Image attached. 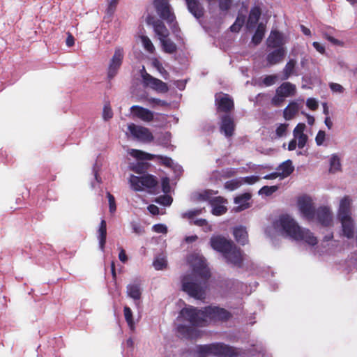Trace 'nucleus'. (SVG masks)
I'll return each instance as SVG.
<instances>
[{"instance_id":"f257e3e1","label":"nucleus","mask_w":357,"mask_h":357,"mask_svg":"<svg viewBox=\"0 0 357 357\" xmlns=\"http://www.w3.org/2000/svg\"><path fill=\"white\" fill-rule=\"evenodd\" d=\"M192 268V273L183 276L181 279L182 290L190 296L203 301L206 298V289L211 272L203 256L193 254L188 259Z\"/></svg>"},{"instance_id":"f03ea898","label":"nucleus","mask_w":357,"mask_h":357,"mask_svg":"<svg viewBox=\"0 0 357 357\" xmlns=\"http://www.w3.org/2000/svg\"><path fill=\"white\" fill-rule=\"evenodd\" d=\"M280 227L287 236L296 241H303L310 245H315L318 241L316 236L308 229L301 227L289 215H282L277 222Z\"/></svg>"},{"instance_id":"7ed1b4c3","label":"nucleus","mask_w":357,"mask_h":357,"mask_svg":"<svg viewBox=\"0 0 357 357\" xmlns=\"http://www.w3.org/2000/svg\"><path fill=\"white\" fill-rule=\"evenodd\" d=\"M196 352L199 357H207L208 356L236 357L238 356L235 348L220 342L197 345Z\"/></svg>"},{"instance_id":"20e7f679","label":"nucleus","mask_w":357,"mask_h":357,"mask_svg":"<svg viewBox=\"0 0 357 357\" xmlns=\"http://www.w3.org/2000/svg\"><path fill=\"white\" fill-rule=\"evenodd\" d=\"M130 183L132 188L136 192L142 191L144 189L148 190L149 192H153L158 186V181L155 176L144 174L140 176L131 175Z\"/></svg>"},{"instance_id":"39448f33","label":"nucleus","mask_w":357,"mask_h":357,"mask_svg":"<svg viewBox=\"0 0 357 357\" xmlns=\"http://www.w3.org/2000/svg\"><path fill=\"white\" fill-rule=\"evenodd\" d=\"M152 5L162 20L166 22L176 21V15L169 0H152Z\"/></svg>"},{"instance_id":"423d86ee","label":"nucleus","mask_w":357,"mask_h":357,"mask_svg":"<svg viewBox=\"0 0 357 357\" xmlns=\"http://www.w3.org/2000/svg\"><path fill=\"white\" fill-rule=\"evenodd\" d=\"M181 315L189 321L192 326H203L206 322V317L203 310L195 307H185L181 310Z\"/></svg>"},{"instance_id":"0eeeda50","label":"nucleus","mask_w":357,"mask_h":357,"mask_svg":"<svg viewBox=\"0 0 357 357\" xmlns=\"http://www.w3.org/2000/svg\"><path fill=\"white\" fill-rule=\"evenodd\" d=\"M142 77L144 86L150 87L156 92L166 93L169 91V87L167 83L149 74L145 70L144 68H143L142 71Z\"/></svg>"},{"instance_id":"6e6552de","label":"nucleus","mask_w":357,"mask_h":357,"mask_svg":"<svg viewBox=\"0 0 357 357\" xmlns=\"http://www.w3.org/2000/svg\"><path fill=\"white\" fill-rule=\"evenodd\" d=\"M203 312L206 319H208L214 321H227L231 317V314L228 310L218 306L205 307Z\"/></svg>"},{"instance_id":"1a4fd4ad","label":"nucleus","mask_w":357,"mask_h":357,"mask_svg":"<svg viewBox=\"0 0 357 357\" xmlns=\"http://www.w3.org/2000/svg\"><path fill=\"white\" fill-rule=\"evenodd\" d=\"M128 129L132 136L139 141L151 142L154 139L153 134L147 128L131 123L128 125Z\"/></svg>"},{"instance_id":"9d476101","label":"nucleus","mask_w":357,"mask_h":357,"mask_svg":"<svg viewBox=\"0 0 357 357\" xmlns=\"http://www.w3.org/2000/svg\"><path fill=\"white\" fill-rule=\"evenodd\" d=\"M130 155L137 160H154L155 158L160 160V162L166 166L170 167L172 164V160L167 156H162L159 155H153L149 153H146L141 150L131 149L129 152Z\"/></svg>"},{"instance_id":"9b49d317","label":"nucleus","mask_w":357,"mask_h":357,"mask_svg":"<svg viewBox=\"0 0 357 357\" xmlns=\"http://www.w3.org/2000/svg\"><path fill=\"white\" fill-rule=\"evenodd\" d=\"M298 206L299 211L304 218L308 220H312L315 216V208L313 206L312 199L307 196H303L298 199Z\"/></svg>"},{"instance_id":"f8f14e48","label":"nucleus","mask_w":357,"mask_h":357,"mask_svg":"<svg viewBox=\"0 0 357 357\" xmlns=\"http://www.w3.org/2000/svg\"><path fill=\"white\" fill-rule=\"evenodd\" d=\"M210 244L213 250L224 255L231 250L234 242L222 236H214L211 238Z\"/></svg>"},{"instance_id":"ddd939ff","label":"nucleus","mask_w":357,"mask_h":357,"mask_svg":"<svg viewBox=\"0 0 357 357\" xmlns=\"http://www.w3.org/2000/svg\"><path fill=\"white\" fill-rule=\"evenodd\" d=\"M123 59V50L121 47L116 48L114 54L110 61L108 68L107 76L109 79L116 76Z\"/></svg>"},{"instance_id":"4468645a","label":"nucleus","mask_w":357,"mask_h":357,"mask_svg":"<svg viewBox=\"0 0 357 357\" xmlns=\"http://www.w3.org/2000/svg\"><path fill=\"white\" fill-rule=\"evenodd\" d=\"M287 40L284 34L279 31L272 30L266 39V44L268 49L285 48Z\"/></svg>"},{"instance_id":"2eb2a0df","label":"nucleus","mask_w":357,"mask_h":357,"mask_svg":"<svg viewBox=\"0 0 357 357\" xmlns=\"http://www.w3.org/2000/svg\"><path fill=\"white\" fill-rule=\"evenodd\" d=\"M223 256L228 263H230L237 267L242 266L243 261L242 252L241 249L238 248L234 243L232 246V248H231V250L229 251L227 254H225Z\"/></svg>"},{"instance_id":"dca6fc26","label":"nucleus","mask_w":357,"mask_h":357,"mask_svg":"<svg viewBox=\"0 0 357 357\" xmlns=\"http://www.w3.org/2000/svg\"><path fill=\"white\" fill-rule=\"evenodd\" d=\"M319 222L325 227L331 226L333 222L332 213L327 206H321L315 211Z\"/></svg>"},{"instance_id":"f3484780","label":"nucleus","mask_w":357,"mask_h":357,"mask_svg":"<svg viewBox=\"0 0 357 357\" xmlns=\"http://www.w3.org/2000/svg\"><path fill=\"white\" fill-rule=\"evenodd\" d=\"M132 114L143 121L151 122L154 119L153 112L139 105H133L130 108Z\"/></svg>"},{"instance_id":"a211bd4d","label":"nucleus","mask_w":357,"mask_h":357,"mask_svg":"<svg viewBox=\"0 0 357 357\" xmlns=\"http://www.w3.org/2000/svg\"><path fill=\"white\" fill-rule=\"evenodd\" d=\"M235 130V123L233 118L225 114L221 118L220 131L225 134L227 137H230L234 135Z\"/></svg>"},{"instance_id":"6ab92c4d","label":"nucleus","mask_w":357,"mask_h":357,"mask_svg":"<svg viewBox=\"0 0 357 357\" xmlns=\"http://www.w3.org/2000/svg\"><path fill=\"white\" fill-rule=\"evenodd\" d=\"M287 54L286 48H277L267 54L266 59L269 66H274L283 61Z\"/></svg>"},{"instance_id":"aec40b11","label":"nucleus","mask_w":357,"mask_h":357,"mask_svg":"<svg viewBox=\"0 0 357 357\" xmlns=\"http://www.w3.org/2000/svg\"><path fill=\"white\" fill-rule=\"evenodd\" d=\"M177 333L181 338L194 340L199 336L198 331L192 326L179 324L176 328Z\"/></svg>"},{"instance_id":"412c9836","label":"nucleus","mask_w":357,"mask_h":357,"mask_svg":"<svg viewBox=\"0 0 357 357\" xmlns=\"http://www.w3.org/2000/svg\"><path fill=\"white\" fill-rule=\"evenodd\" d=\"M352 199L347 195L344 196L340 202L337 211V218L351 217Z\"/></svg>"},{"instance_id":"4be33fe9","label":"nucleus","mask_w":357,"mask_h":357,"mask_svg":"<svg viewBox=\"0 0 357 357\" xmlns=\"http://www.w3.org/2000/svg\"><path fill=\"white\" fill-rule=\"evenodd\" d=\"M215 101L219 112L228 113L234 108V100L228 94H225L219 99L216 98Z\"/></svg>"},{"instance_id":"5701e85b","label":"nucleus","mask_w":357,"mask_h":357,"mask_svg":"<svg viewBox=\"0 0 357 357\" xmlns=\"http://www.w3.org/2000/svg\"><path fill=\"white\" fill-rule=\"evenodd\" d=\"M189 12L197 19L201 18L204 13V9L199 0H185Z\"/></svg>"},{"instance_id":"b1692460","label":"nucleus","mask_w":357,"mask_h":357,"mask_svg":"<svg viewBox=\"0 0 357 357\" xmlns=\"http://www.w3.org/2000/svg\"><path fill=\"white\" fill-rule=\"evenodd\" d=\"M342 225L343 235L347 238H352L354 235V223L351 217L338 218Z\"/></svg>"},{"instance_id":"393cba45","label":"nucleus","mask_w":357,"mask_h":357,"mask_svg":"<svg viewBox=\"0 0 357 357\" xmlns=\"http://www.w3.org/2000/svg\"><path fill=\"white\" fill-rule=\"evenodd\" d=\"M251 199V194L245 192L241 194L234 198V203L238 206L234 207V210L236 212L244 211L250 207V204L248 201Z\"/></svg>"},{"instance_id":"a878e982","label":"nucleus","mask_w":357,"mask_h":357,"mask_svg":"<svg viewBox=\"0 0 357 357\" xmlns=\"http://www.w3.org/2000/svg\"><path fill=\"white\" fill-rule=\"evenodd\" d=\"M226 200L222 197H215L210 200V204L213 206L212 213L215 215H220L226 213L227 208L222 204Z\"/></svg>"},{"instance_id":"bb28decb","label":"nucleus","mask_w":357,"mask_h":357,"mask_svg":"<svg viewBox=\"0 0 357 357\" xmlns=\"http://www.w3.org/2000/svg\"><path fill=\"white\" fill-rule=\"evenodd\" d=\"M233 234L239 244L245 245L248 243V234L245 227L238 226L234 228Z\"/></svg>"},{"instance_id":"cd10ccee","label":"nucleus","mask_w":357,"mask_h":357,"mask_svg":"<svg viewBox=\"0 0 357 357\" xmlns=\"http://www.w3.org/2000/svg\"><path fill=\"white\" fill-rule=\"evenodd\" d=\"M296 86L291 82H284L282 83L277 89L276 92H278L279 94L282 95L283 97H289L292 96L296 93Z\"/></svg>"},{"instance_id":"c85d7f7f","label":"nucleus","mask_w":357,"mask_h":357,"mask_svg":"<svg viewBox=\"0 0 357 357\" xmlns=\"http://www.w3.org/2000/svg\"><path fill=\"white\" fill-rule=\"evenodd\" d=\"M296 66V61L293 59H289L282 70V80L289 79L291 75H297V73L295 72Z\"/></svg>"},{"instance_id":"c756f323","label":"nucleus","mask_w":357,"mask_h":357,"mask_svg":"<svg viewBox=\"0 0 357 357\" xmlns=\"http://www.w3.org/2000/svg\"><path fill=\"white\" fill-rule=\"evenodd\" d=\"M277 170L280 172V177L285 178L289 176L294 172V167L292 165L291 160H287L280 164L277 168Z\"/></svg>"},{"instance_id":"7c9ffc66","label":"nucleus","mask_w":357,"mask_h":357,"mask_svg":"<svg viewBox=\"0 0 357 357\" xmlns=\"http://www.w3.org/2000/svg\"><path fill=\"white\" fill-rule=\"evenodd\" d=\"M139 160L135 164H131L130 169L136 174L144 175L148 171L151 165L147 162H144V160Z\"/></svg>"},{"instance_id":"2f4dec72","label":"nucleus","mask_w":357,"mask_h":357,"mask_svg":"<svg viewBox=\"0 0 357 357\" xmlns=\"http://www.w3.org/2000/svg\"><path fill=\"white\" fill-rule=\"evenodd\" d=\"M260 20H269V18H264L261 17V10L258 6L252 7L250 11L249 17L247 22H258Z\"/></svg>"},{"instance_id":"473e14b6","label":"nucleus","mask_w":357,"mask_h":357,"mask_svg":"<svg viewBox=\"0 0 357 357\" xmlns=\"http://www.w3.org/2000/svg\"><path fill=\"white\" fill-rule=\"evenodd\" d=\"M99 245L102 250H104L107 238V223L105 220H102L98 229Z\"/></svg>"},{"instance_id":"72a5a7b5","label":"nucleus","mask_w":357,"mask_h":357,"mask_svg":"<svg viewBox=\"0 0 357 357\" xmlns=\"http://www.w3.org/2000/svg\"><path fill=\"white\" fill-rule=\"evenodd\" d=\"M266 24H258L255 33L252 38V43L255 45H259L262 41L266 31Z\"/></svg>"},{"instance_id":"f704fd0d","label":"nucleus","mask_w":357,"mask_h":357,"mask_svg":"<svg viewBox=\"0 0 357 357\" xmlns=\"http://www.w3.org/2000/svg\"><path fill=\"white\" fill-rule=\"evenodd\" d=\"M128 296L134 300H139L142 296L140 285L139 284H130L127 286Z\"/></svg>"},{"instance_id":"c9c22d12","label":"nucleus","mask_w":357,"mask_h":357,"mask_svg":"<svg viewBox=\"0 0 357 357\" xmlns=\"http://www.w3.org/2000/svg\"><path fill=\"white\" fill-rule=\"evenodd\" d=\"M298 105L296 102H292L284 109L283 115L286 120H291L298 112Z\"/></svg>"},{"instance_id":"e433bc0d","label":"nucleus","mask_w":357,"mask_h":357,"mask_svg":"<svg viewBox=\"0 0 357 357\" xmlns=\"http://www.w3.org/2000/svg\"><path fill=\"white\" fill-rule=\"evenodd\" d=\"M154 25V31L158 36L159 40H162V38H167L169 36V31L165 26V24H153Z\"/></svg>"},{"instance_id":"4c0bfd02","label":"nucleus","mask_w":357,"mask_h":357,"mask_svg":"<svg viewBox=\"0 0 357 357\" xmlns=\"http://www.w3.org/2000/svg\"><path fill=\"white\" fill-rule=\"evenodd\" d=\"M160 42L165 52L168 54H173L176 52L177 47L176 44L171 40H169L168 38H162V40H160Z\"/></svg>"},{"instance_id":"58836bf2","label":"nucleus","mask_w":357,"mask_h":357,"mask_svg":"<svg viewBox=\"0 0 357 357\" xmlns=\"http://www.w3.org/2000/svg\"><path fill=\"white\" fill-rule=\"evenodd\" d=\"M329 171L331 173H335L338 171H341L340 160L336 155H333L331 158Z\"/></svg>"},{"instance_id":"ea45409f","label":"nucleus","mask_w":357,"mask_h":357,"mask_svg":"<svg viewBox=\"0 0 357 357\" xmlns=\"http://www.w3.org/2000/svg\"><path fill=\"white\" fill-rule=\"evenodd\" d=\"M123 314L125 319L130 329H133L135 327V322L132 316V312L128 306L123 307Z\"/></svg>"},{"instance_id":"a19ab883","label":"nucleus","mask_w":357,"mask_h":357,"mask_svg":"<svg viewBox=\"0 0 357 357\" xmlns=\"http://www.w3.org/2000/svg\"><path fill=\"white\" fill-rule=\"evenodd\" d=\"M242 185V181L239 179H232L225 182L224 186L225 188L230 191H233L237 189Z\"/></svg>"},{"instance_id":"79ce46f5","label":"nucleus","mask_w":357,"mask_h":357,"mask_svg":"<svg viewBox=\"0 0 357 357\" xmlns=\"http://www.w3.org/2000/svg\"><path fill=\"white\" fill-rule=\"evenodd\" d=\"M142 42L143 43L144 47L147 52L150 53H153L154 52V45H153L151 40L147 36H142Z\"/></svg>"},{"instance_id":"37998d69","label":"nucleus","mask_w":357,"mask_h":357,"mask_svg":"<svg viewBox=\"0 0 357 357\" xmlns=\"http://www.w3.org/2000/svg\"><path fill=\"white\" fill-rule=\"evenodd\" d=\"M233 3V0H218L219 9L222 12L228 11Z\"/></svg>"},{"instance_id":"c03bdc74","label":"nucleus","mask_w":357,"mask_h":357,"mask_svg":"<svg viewBox=\"0 0 357 357\" xmlns=\"http://www.w3.org/2000/svg\"><path fill=\"white\" fill-rule=\"evenodd\" d=\"M156 202L161 205L167 206L171 205L172 202V198L167 195H161L156 199Z\"/></svg>"},{"instance_id":"a18cd8bd","label":"nucleus","mask_w":357,"mask_h":357,"mask_svg":"<svg viewBox=\"0 0 357 357\" xmlns=\"http://www.w3.org/2000/svg\"><path fill=\"white\" fill-rule=\"evenodd\" d=\"M202 213V209H194L188 212L183 213L181 215L183 218L192 220L195 216L200 215Z\"/></svg>"},{"instance_id":"49530a36","label":"nucleus","mask_w":357,"mask_h":357,"mask_svg":"<svg viewBox=\"0 0 357 357\" xmlns=\"http://www.w3.org/2000/svg\"><path fill=\"white\" fill-rule=\"evenodd\" d=\"M278 190V187L275 185L273 186H268L265 185L263 186L259 191V194L265 195L266 196L271 195L273 192H275Z\"/></svg>"},{"instance_id":"de8ad7c7","label":"nucleus","mask_w":357,"mask_h":357,"mask_svg":"<svg viewBox=\"0 0 357 357\" xmlns=\"http://www.w3.org/2000/svg\"><path fill=\"white\" fill-rule=\"evenodd\" d=\"M118 3H119V0H108L107 7L106 9V12H107V15H111L114 13L115 10L117 7Z\"/></svg>"},{"instance_id":"09e8293b","label":"nucleus","mask_w":357,"mask_h":357,"mask_svg":"<svg viewBox=\"0 0 357 357\" xmlns=\"http://www.w3.org/2000/svg\"><path fill=\"white\" fill-rule=\"evenodd\" d=\"M278 75H266L264 79H263V84L266 86H272L273 85L276 81L278 80Z\"/></svg>"},{"instance_id":"8fccbe9b","label":"nucleus","mask_w":357,"mask_h":357,"mask_svg":"<svg viewBox=\"0 0 357 357\" xmlns=\"http://www.w3.org/2000/svg\"><path fill=\"white\" fill-rule=\"evenodd\" d=\"M247 13L248 8L243 6L238 12V15L235 22H245Z\"/></svg>"},{"instance_id":"3c124183","label":"nucleus","mask_w":357,"mask_h":357,"mask_svg":"<svg viewBox=\"0 0 357 357\" xmlns=\"http://www.w3.org/2000/svg\"><path fill=\"white\" fill-rule=\"evenodd\" d=\"M107 197L108 198V202H109V212L111 213H114L116 210L115 198L110 192L107 193Z\"/></svg>"},{"instance_id":"603ef678","label":"nucleus","mask_w":357,"mask_h":357,"mask_svg":"<svg viewBox=\"0 0 357 357\" xmlns=\"http://www.w3.org/2000/svg\"><path fill=\"white\" fill-rule=\"evenodd\" d=\"M153 265L156 270H162L167 266V261L164 258H157Z\"/></svg>"},{"instance_id":"864d4df0","label":"nucleus","mask_w":357,"mask_h":357,"mask_svg":"<svg viewBox=\"0 0 357 357\" xmlns=\"http://www.w3.org/2000/svg\"><path fill=\"white\" fill-rule=\"evenodd\" d=\"M284 98L285 97H283L282 95L279 94L278 92H276L275 96L271 100V104L273 106L279 107L284 101Z\"/></svg>"},{"instance_id":"5fc2aeb1","label":"nucleus","mask_w":357,"mask_h":357,"mask_svg":"<svg viewBox=\"0 0 357 357\" xmlns=\"http://www.w3.org/2000/svg\"><path fill=\"white\" fill-rule=\"evenodd\" d=\"M288 124L287 123H282L280 124L275 130V134L278 137H282L286 135L287 130Z\"/></svg>"},{"instance_id":"6e6d98bb","label":"nucleus","mask_w":357,"mask_h":357,"mask_svg":"<svg viewBox=\"0 0 357 357\" xmlns=\"http://www.w3.org/2000/svg\"><path fill=\"white\" fill-rule=\"evenodd\" d=\"M147 101L150 104L158 105L162 107H167L169 105V103L167 101L155 98H147Z\"/></svg>"},{"instance_id":"4d7b16f0","label":"nucleus","mask_w":357,"mask_h":357,"mask_svg":"<svg viewBox=\"0 0 357 357\" xmlns=\"http://www.w3.org/2000/svg\"><path fill=\"white\" fill-rule=\"evenodd\" d=\"M298 139V146L300 149H303L307 141V136L305 134L298 135L296 137H294Z\"/></svg>"},{"instance_id":"13d9d810","label":"nucleus","mask_w":357,"mask_h":357,"mask_svg":"<svg viewBox=\"0 0 357 357\" xmlns=\"http://www.w3.org/2000/svg\"><path fill=\"white\" fill-rule=\"evenodd\" d=\"M102 116L105 121H107L112 118L113 112H112L111 107L109 105L104 106Z\"/></svg>"},{"instance_id":"bf43d9fd","label":"nucleus","mask_w":357,"mask_h":357,"mask_svg":"<svg viewBox=\"0 0 357 357\" xmlns=\"http://www.w3.org/2000/svg\"><path fill=\"white\" fill-rule=\"evenodd\" d=\"M153 66L158 69V70L164 76L166 79V76L169 75L168 72L162 67V64L159 61L155 59L153 62Z\"/></svg>"},{"instance_id":"052dcab7","label":"nucleus","mask_w":357,"mask_h":357,"mask_svg":"<svg viewBox=\"0 0 357 357\" xmlns=\"http://www.w3.org/2000/svg\"><path fill=\"white\" fill-rule=\"evenodd\" d=\"M326 138V133L323 130H319L315 137V142L317 146H321L323 144Z\"/></svg>"},{"instance_id":"680f3d73","label":"nucleus","mask_w":357,"mask_h":357,"mask_svg":"<svg viewBox=\"0 0 357 357\" xmlns=\"http://www.w3.org/2000/svg\"><path fill=\"white\" fill-rule=\"evenodd\" d=\"M153 230L156 233L166 234L167 227L163 224H156L153 226Z\"/></svg>"},{"instance_id":"e2e57ef3","label":"nucleus","mask_w":357,"mask_h":357,"mask_svg":"<svg viewBox=\"0 0 357 357\" xmlns=\"http://www.w3.org/2000/svg\"><path fill=\"white\" fill-rule=\"evenodd\" d=\"M306 105L307 107L312 110V111H315L318 108V102L317 101L314 99V98H308L306 101Z\"/></svg>"},{"instance_id":"0e129e2a","label":"nucleus","mask_w":357,"mask_h":357,"mask_svg":"<svg viewBox=\"0 0 357 357\" xmlns=\"http://www.w3.org/2000/svg\"><path fill=\"white\" fill-rule=\"evenodd\" d=\"M305 127V124L303 123H298L294 130V136L296 137L298 135L304 134Z\"/></svg>"},{"instance_id":"69168bd1","label":"nucleus","mask_w":357,"mask_h":357,"mask_svg":"<svg viewBox=\"0 0 357 357\" xmlns=\"http://www.w3.org/2000/svg\"><path fill=\"white\" fill-rule=\"evenodd\" d=\"M161 185L163 192L167 194L170 191L169 179L167 177L162 178Z\"/></svg>"},{"instance_id":"338daca9","label":"nucleus","mask_w":357,"mask_h":357,"mask_svg":"<svg viewBox=\"0 0 357 357\" xmlns=\"http://www.w3.org/2000/svg\"><path fill=\"white\" fill-rule=\"evenodd\" d=\"M143 17L144 18L146 22H155V15L153 13L149 11V8L143 15Z\"/></svg>"},{"instance_id":"774afa93","label":"nucleus","mask_w":357,"mask_h":357,"mask_svg":"<svg viewBox=\"0 0 357 357\" xmlns=\"http://www.w3.org/2000/svg\"><path fill=\"white\" fill-rule=\"evenodd\" d=\"M236 174V171L234 169L229 168L223 169L221 172V176L223 178H230Z\"/></svg>"}]
</instances>
